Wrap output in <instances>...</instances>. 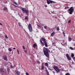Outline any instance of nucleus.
<instances>
[{
	"mask_svg": "<svg viewBox=\"0 0 75 75\" xmlns=\"http://www.w3.org/2000/svg\"><path fill=\"white\" fill-rule=\"evenodd\" d=\"M55 35V33L53 32L51 34V36H52V37H53L54 35Z\"/></svg>",
	"mask_w": 75,
	"mask_h": 75,
	"instance_id": "14",
	"label": "nucleus"
},
{
	"mask_svg": "<svg viewBox=\"0 0 75 75\" xmlns=\"http://www.w3.org/2000/svg\"><path fill=\"white\" fill-rule=\"evenodd\" d=\"M50 51V50L47 48H45V50L43 51L44 54L47 57H50L49 52Z\"/></svg>",
	"mask_w": 75,
	"mask_h": 75,
	"instance_id": "2",
	"label": "nucleus"
},
{
	"mask_svg": "<svg viewBox=\"0 0 75 75\" xmlns=\"http://www.w3.org/2000/svg\"><path fill=\"white\" fill-rule=\"evenodd\" d=\"M22 47H23V50H25V47H24V46H23Z\"/></svg>",
	"mask_w": 75,
	"mask_h": 75,
	"instance_id": "28",
	"label": "nucleus"
},
{
	"mask_svg": "<svg viewBox=\"0 0 75 75\" xmlns=\"http://www.w3.org/2000/svg\"><path fill=\"white\" fill-rule=\"evenodd\" d=\"M0 71L1 72H4V70L3 69H0Z\"/></svg>",
	"mask_w": 75,
	"mask_h": 75,
	"instance_id": "12",
	"label": "nucleus"
},
{
	"mask_svg": "<svg viewBox=\"0 0 75 75\" xmlns=\"http://www.w3.org/2000/svg\"><path fill=\"white\" fill-rule=\"evenodd\" d=\"M70 49H71V50H74V48H73L72 47H69Z\"/></svg>",
	"mask_w": 75,
	"mask_h": 75,
	"instance_id": "24",
	"label": "nucleus"
},
{
	"mask_svg": "<svg viewBox=\"0 0 75 75\" xmlns=\"http://www.w3.org/2000/svg\"><path fill=\"white\" fill-rule=\"evenodd\" d=\"M69 41H71V38H70L69 37L68 38Z\"/></svg>",
	"mask_w": 75,
	"mask_h": 75,
	"instance_id": "16",
	"label": "nucleus"
},
{
	"mask_svg": "<svg viewBox=\"0 0 75 75\" xmlns=\"http://www.w3.org/2000/svg\"><path fill=\"white\" fill-rule=\"evenodd\" d=\"M58 68L57 66H54L53 67L54 69V70L56 71L57 72H59L61 71V70L59 69Z\"/></svg>",
	"mask_w": 75,
	"mask_h": 75,
	"instance_id": "5",
	"label": "nucleus"
},
{
	"mask_svg": "<svg viewBox=\"0 0 75 75\" xmlns=\"http://www.w3.org/2000/svg\"><path fill=\"white\" fill-rule=\"evenodd\" d=\"M22 9V11H23L24 12H25V13H29V10L28 9H26V8H22V7H21Z\"/></svg>",
	"mask_w": 75,
	"mask_h": 75,
	"instance_id": "6",
	"label": "nucleus"
},
{
	"mask_svg": "<svg viewBox=\"0 0 75 75\" xmlns=\"http://www.w3.org/2000/svg\"><path fill=\"white\" fill-rule=\"evenodd\" d=\"M24 52H25V53H27V51H26V50H24Z\"/></svg>",
	"mask_w": 75,
	"mask_h": 75,
	"instance_id": "32",
	"label": "nucleus"
},
{
	"mask_svg": "<svg viewBox=\"0 0 75 75\" xmlns=\"http://www.w3.org/2000/svg\"><path fill=\"white\" fill-rule=\"evenodd\" d=\"M8 50L9 51H10V52H11V51H12V49H11L9 48L8 49Z\"/></svg>",
	"mask_w": 75,
	"mask_h": 75,
	"instance_id": "20",
	"label": "nucleus"
},
{
	"mask_svg": "<svg viewBox=\"0 0 75 75\" xmlns=\"http://www.w3.org/2000/svg\"><path fill=\"white\" fill-rule=\"evenodd\" d=\"M15 72H16V74L18 75H20V72L18 71L17 70H15Z\"/></svg>",
	"mask_w": 75,
	"mask_h": 75,
	"instance_id": "9",
	"label": "nucleus"
},
{
	"mask_svg": "<svg viewBox=\"0 0 75 75\" xmlns=\"http://www.w3.org/2000/svg\"><path fill=\"white\" fill-rule=\"evenodd\" d=\"M68 7H65V8H64V9H67V8H68Z\"/></svg>",
	"mask_w": 75,
	"mask_h": 75,
	"instance_id": "34",
	"label": "nucleus"
},
{
	"mask_svg": "<svg viewBox=\"0 0 75 75\" xmlns=\"http://www.w3.org/2000/svg\"><path fill=\"white\" fill-rule=\"evenodd\" d=\"M65 45H67V43H65Z\"/></svg>",
	"mask_w": 75,
	"mask_h": 75,
	"instance_id": "41",
	"label": "nucleus"
},
{
	"mask_svg": "<svg viewBox=\"0 0 75 75\" xmlns=\"http://www.w3.org/2000/svg\"><path fill=\"white\" fill-rule=\"evenodd\" d=\"M13 50H16V48L14 47L13 48Z\"/></svg>",
	"mask_w": 75,
	"mask_h": 75,
	"instance_id": "42",
	"label": "nucleus"
},
{
	"mask_svg": "<svg viewBox=\"0 0 75 75\" xmlns=\"http://www.w3.org/2000/svg\"><path fill=\"white\" fill-rule=\"evenodd\" d=\"M41 67V69H42V70H43V69H44V66H42Z\"/></svg>",
	"mask_w": 75,
	"mask_h": 75,
	"instance_id": "18",
	"label": "nucleus"
},
{
	"mask_svg": "<svg viewBox=\"0 0 75 75\" xmlns=\"http://www.w3.org/2000/svg\"><path fill=\"white\" fill-rule=\"evenodd\" d=\"M18 24H19V26L20 27H21V24L20 23H19Z\"/></svg>",
	"mask_w": 75,
	"mask_h": 75,
	"instance_id": "27",
	"label": "nucleus"
},
{
	"mask_svg": "<svg viewBox=\"0 0 75 75\" xmlns=\"http://www.w3.org/2000/svg\"><path fill=\"white\" fill-rule=\"evenodd\" d=\"M71 20H69V21H68V23H71Z\"/></svg>",
	"mask_w": 75,
	"mask_h": 75,
	"instance_id": "35",
	"label": "nucleus"
},
{
	"mask_svg": "<svg viewBox=\"0 0 75 75\" xmlns=\"http://www.w3.org/2000/svg\"><path fill=\"white\" fill-rule=\"evenodd\" d=\"M63 35H64V37H65V33L63 32Z\"/></svg>",
	"mask_w": 75,
	"mask_h": 75,
	"instance_id": "31",
	"label": "nucleus"
},
{
	"mask_svg": "<svg viewBox=\"0 0 75 75\" xmlns=\"http://www.w3.org/2000/svg\"><path fill=\"white\" fill-rule=\"evenodd\" d=\"M17 52L18 54H20V52L19 51V50H18V49H17Z\"/></svg>",
	"mask_w": 75,
	"mask_h": 75,
	"instance_id": "23",
	"label": "nucleus"
},
{
	"mask_svg": "<svg viewBox=\"0 0 75 75\" xmlns=\"http://www.w3.org/2000/svg\"><path fill=\"white\" fill-rule=\"evenodd\" d=\"M37 63H38V64H40V61L38 60L37 61Z\"/></svg>",
	"mask_w": 75,
	"mask_h": 75,
	"instance_id": "29",
	"label": "nucleus"
},
{
	"mask_svg": "<svg viewBox=\"0 0 75 75\" xmlns=\"http://www.w3.org/2000/svg\"><path fill=\"white\" fill-rule=\"evenodd\" d=\"M73 59L74 61H75V57H74L73 58Z\"/></svg>",
	"mask_w": 75,
	"mask_h": 75,
	"instance_id": "36",
	"label": "nucleus"
},
{
	"mask_svg": "<svg viewBox=\"0 0 75 75\" xmlns=\"http://www.w3.org/2000/svg\"><path fill=\"white\" fill-rule=\"evenodd\" d=\"M53 73H54V74H55V72H54V71H53Z\"/></svg>",
	"mask_w": 75,
	"mask_h": 75,
	"instance_id": "43",
	"label": "nucleus"
},
{
	"mask_svg": "<svg viewBox=\"0 0 75 75\" xmlns=\"http://www.w3.org/2000/svg\"><path fill=\"white\" fill-rule=\"evenodd\" d=\"M44 28L45 29H47V26H44Z\"/></svg>",
	"mask_w": 75,
	"mask_h": 75,
	"instance_id": "33",
	"label": "nucleus"
},
{
	"mask_svg": "<svg viewBox=\"0 0 75 75\" xmlns=\"http://www.w3.org/2000/svg\"><path fill=\"white\" fill-rule=\"evenodd\" d=\"M28 29L30 32V33H31L33 30V28L32 27L31 24L30 23L28 25Z\"/></svg>",
	"mask_w": 75,
	"mask_h": 75,
	"instance_id": "4",
	"label": "nucleus"
},
{
	"mask_svg": "<svg viewBox=\"0 0 75 75\" xmlns=\"http://www.w3.org/2000/svg\"><path fill=\"white\" fill-rule=\"evenodd\" d=\"M3 10H5V11H6L7 10V8L6 7L4 8H3Z\"/></svg>",
	"mask_w": 75,
	"mask_h": 75,
	"instance_id": "19",
	"label": "nucleus"
},
{
	"mask_svg": "<svg viewBox=\"0 0 75 75\" xmlns=\"http://www.w3.org/2000/svg\"><path fill=\"white\" fill-rule=\"evenodd\" d=\"M66 56L67 57V59L69 60V61H71V58L69 57L68 54H66Z\"/></svg>",
	"mask_w": 75,
	"mask_h": 75,
	"instance_id": "8",
	"label": "nucleus"
},
{
	"mask_svg": "<svg viewBox=\"0 0 75 75\" xmlns=\"http://www.w3.org/2000/svg\"><path fill=\"white\" fill-rule=\"evenodd\" d=\"M43 65H44V63H42V66H43Z\"/></svg>",
	"mask_w": 75,
	"mask_h": 75,
	"instance_id": "39",
	"label": "nucleus"
},
{
	"mask_svg": "<svg viewBox=\"0 0 75 75\" xmlns=\"http://www.w3.org/2000/svg\"><path fill=\"white\" fill-rule=\"evenodd\" d=\"M48 69H49V70H50V71H52V69H51L50 68H49Z\"/></svg>",
	"mask_w": 75,
	"mask_h": 75,
	"instance_id": "38",
	"label": "nucleus"
},
{
	"mask_svg": "<svg viewBox=\"0 0 75 75\" xmlns=\"http://www.w3.org/2000/svg\"><path fill=\"white\" fill-rule=\"evenodd\" d=\"M13 4H15L17 6H18V4H17V2H13Z\"/></svg>",
	"mask_w": 75,
	"mask_h": 75,
	"instance_id": "15",
	"label": "nucleus"
},
{
	"mask_svg": "<svg viewBox=\"0 0 75 75\" xmlns=\"http://www.w3.org/2000/svg\"><path fill=\"white\" fill-rule=\"evenodd\" d=\"M45 66L46 67H48V64L47 63H45Z\"/></svg>",
	"mask_w": 75,
	"mask_h": 75,
	"instance_id": "21",
	"label": "nucleus"
},
{
	"mask_svg": "<svg viewBox=\"0 0 75 75\" xmlns=\"http://www.w3.org/2000/svg\"><path fill=\"white\" fill-rule=\"evenodd\" d=\"M57 31H59V27H57Z\"/></svg>",
	"mask_w": 75,
	"mask_h": 75,
	"instance_id": "22",
	"label": "nucleus"
},
{
	"mask_svg": "<svg viewBox=\"0 0 75 75\" xmlns=\"http://www.w3.org/2000/svg\"><path fill=\"white\" fill-rule=\"evenodd\" d=\"M47 3L48 4H50V3H56V2L51 0H47Z\"/></svg>",
	"mask_w": 75,
	"mask_h": 75,
	"instance_id": "7",
	"label": "nucleus"
},
{
	"mask_svg": "<svg viewBox=\"0 0 75 75\" xmlns=\"http://www.w3.org/2000/svg\"><path fill=\"white\" fill-rule=\"evenodd\" d=\"M26 75H29V74L28 73H26Z\"/></svg>",
	"mask_w": 75,
	"mask_h": 75,
	"instance_id": "37",
	"label": "nucleus"
},
{
	"mask_svg": "<svg viewBox=\"0 0 75 75\" xmlns=\"http://www.w3.org/2000/svg\"><path fill=\"white\" fill-rule=\"evenodd\" d=\"M45 7H47V5H45Z\"/></svg>",
	"mask_w": 75,
	"mask_h": 75,
	"instance_id": "44",
	"label": "nucleus"
},
{
	"mask_svg": "<svg viewBox=\"0 0 75 75\" xmlns=\"http://www.w3.org/2000/svg\"><path fill=\"white\" fill-rule=\"evenodd\" d=\"M25 20H28V17H25Z\"/></svg>",
	"mask_w": 75,
	"mask_h": 75,
	"instance_id": "25",
	"label": "nucleus"
},
{
	"mask_svg": "<svg viewBox=\"0 0 75 75\" xmlns=\"http://www.w3.org/2000/svg\"><path fill=\"white\" fill-rule=\"evenodd\" d=\"M0 25H3V24H2V23H0Z\"/></svg>",
	"mask_w": 75,
	"mask_h": 75,
	"instance_id": "40",
	"label": "nucleus"
},
{
	"mask_svg": "<svg viewBox=\"0 0 75 75\" xmlns=\"http://www.w3.org/2000/svg\"><path fill=\"white\" fill-rule=\"evenodd\" d=\"M33 45V47L34 48H36V47H37V45L36 44H34Z\"/></svg>",
	"mask_w": 75,
	"mask_h": 75,
	"instance_id": "13",
	"label": "nucleus"
},
{
	"mask_svg": "<svg viewBox=\"0 0 75 75\" xmlns=\"http://www.w3.org/2000/svg\"><path fill=\"white\" fill-rule=\"evenodd\" d=\"M11 68H13V66L12 65L11 66Z\"/></svg>",
	"mask_w": 75,
	"mask_h": 75,
	"instance_id": "45",
	"label": "nucleus"
},
{
	"mask_svg": "<svg viewBox=\"0 0 75 75\" xmlns=\"http://www.w3.org/2000/svg\"><path fill=\"white\" fill-rule=\"evenodd\" d=\"M45 40H46L44 38H42L40 40V42L42 44V45H43V46L44 45V44H45V46L46 47H47L48 45H47V42L45 41ZM42 41H43L44 43H43V42H42Z\"/></svg>",
	"mask_w": 75,
	"mask_h": 75,
	"instance_id": "1",
	"label": "nucleus"
},
{
	"mask_svg": "<svg viewBox=\"0 0 75 75\" xmlns=\"http://www.w3.org/2000/svg\"><path fill=\"white\" fill-rule=\"evenodd\" d=\"M3 57L4 58V60H5V61H7V56H4Z\"/></svg>",
	"mask_w": 75,
	"mask_h": 75,
	"instance_id": "10",
	"label": "nucleus"
},
{
	"mask_svg": "<svg viewBox=\"0 0 75 75\" xmlns=\"http://www.w3.org/2000/svg\"><path fill=\"white\" fill-rule=\"evenodd\" d=\"M74 9L73 7H71L69 9V13L70 14H72V13H74Z\"/></svg>",
	"mask_w": 75,
	"mask_h": 75,
	"instance_id": "3",
	"label": "nucleus"
},
{
	"mask_svg": "<svg viewBox=\"0 0 75 75\" xmlns=\"http://www.w3.org/2000/svg\"><path fill=\"white\" fill-rule=\"evenodd\" d=\"M12 5L13 6H15V5H14V4H12Z\"/></svg>",
	"mask_w": 75,
	"mask_h": 75,
	"instance_id": "46",
	"label": "nucleus"
},
{
	"mask_svg": "<svg viewBox=\"0 0 75 75\" xmlns=\"http://www.w3.org/2000/svg\"><path fill=\"white\" fill-rule=\"evenodd\" d=\"M5 38H7V39H8V37H7V36L6 35H5Z\"/></svg>",
	"mask_w": 75,
	"mask_h": 75,
	"instance_id": "26",
	"label": "nucleus"
},
{
	"mask_svg": "<svg viewBox=\"0 0 75 75\" xmlns=\"http://www.w3.org/2000/svg\"><path fill=\"white\" fill-rule=\"evenodd\" d=\"M74 54H71V57L73 59L74 58Z\"/></svg>",
	"mask_w": 75,
	"mask_h": 75,
	"instance_id": "17",
	"label": "nucleus"
},
{
	"mask_svg": "<svg viewBox=\"0 0 75 75\" xmlns=\"http://www.w3.org/2000/svg\"><path fill=\"white\" fill-rule=\"evenodd\" d=\"M26 15H28L27 14H26Z\"/></svg>",
	"mask_w": 75,
	"mask_h": 75,
	"instance_id": "47",
	"label": "nucleus"
},
{
	"mask_svg": "<svg viewBox=\"0 0 75 75\" xmlns=\"http://www.w3.org/2000/svg\"><path fill=\"white\" fill-rule=\"evenodd\" d=\"M46 71V73H47V75H50V74L49 73V72L47 70L46 68L45 69Z\"/></svg>",
	"mask_w": 75,
	"mask_h": 75,
	"instance_id": "11",
	"label": "nucleus"
},
{
	"mask_svg": "<svg viewBox=\"0 0 75 75\" xmlns=\"http://www.w3.org/2000/svg\"><path fill=\"white\" fill-rule=\"evenodd\" d=\"M37 26H38V27H41V26H40L38 24L37 25Z\"/></svg>",
	"mask_w": 75,
	"mask_h": 75,
	"instance_id": "30",
	"label": "nucleus"
}]
</instances>
